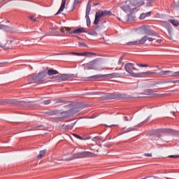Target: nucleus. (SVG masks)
I'll return each mask as SVG.
<instances>
[{
  "mask_svg": "<svg viewBox=\"0 0 179 179\" xmlns=\"http://www.w3.org/2000/svg\"><path fill=\"white\" fill-rule=\"evenodd\" d=\"M124 69L126 72L129 73V76H132L133 78H142V76H150L155 74V73L152 71L141 72V73L134 72V71H139V70L135 67V64L133 63H127L124 65Z\"/></svg>",
  "mask_w": 179,
  "mask_h": 179,
  "instance_id": "obj_1",
  "label": "nucleus"
},
{
  "mask_svg": "<svg viewBox=\"0 0 179 179\" xmlns=\"http://www.w3.org/2000/svg\"><path fill=\"white\" fill-rule=\"evenodd\" d=\"M83 66H84L85 71H104L106 69H113V68L103 66L101 64V62L99 59H94L85 64H83Z\"/></svg>",
  "mask_w": 179,
  "mask_h": 179,
  "instance_id": "obj_2",
  "label": "nucleus"
},
{
  "mask_svg": "<svg viewBox=\"0 0 179 179\" xmlns=\"http://www.w3.org/2000/svg\"><path fill=\"white\" fill-rule=\"evenodd\" d=\"M143 30H144L146 36H143L141 39L139 40L140 44H145L146 41L152 42L156 40L155 37L160 38V35L157 34L156 31L151 29H146V27H143Z\"/></svg>",
  "mask_w": 179,
  "mask_h": 179,
  "instance_id": "obj_3",
  "label": "nucleus"
},
{
  "mask_svg": "<svg viewBox=\"0 0 179 179\" xmlns=\"http://www.w3.org/2000/svg\"><path fill=\"white\" fill-rule=\"evenodd\" d=\"M125 76L124 73H112L109 74H99L90 77H86L84 78V80H93L94 79H103L107 78L108 79H114V78H124Z\"/></svg>",
  "mask_w": 179,
  "mask_h": 179,
  "instance_id": "obj_4",
  "label": "nucleus"
},
{
  "mask_svg": "<svg viewBox=\"0 0 179 179\" xmlns=\"http://www.w3.org/2000/svg\"><path fill=\"white\" fill-rule=\"evenodd\" d=\"M45 76H47V71H43L39 72L38 74H31L28 78V80L29 82H33V80H34V82H42Z\"/></svg>",
  "mask_w": 179,
  "mask_h": 179,
  "instance_id": "obj_5",
  "label": "nucleus"
},
{
  "mask_svg": "<svg viewBox=\"0 0 179 179\" xmlns=\"http://www.w3.org/2000/svg\"><path fill=\"white\" fill-rule=\"evenodd\" d=\"M97 155L87 151H84L82 152L75 153L73 155V157L69 160H72V159H83L85 157H96Z\"/></svg>",
  "mask_w": 179,
  "mask_h": 179,
  "instance_id": "obj_6",
  "label": "nucleus"
},
{
  "mask_svg": "<svg viewBox=\"0 0 179 179\" xmlns=\"http://www.w3.org/2000/svg\"><path fill=\"white\" fill-rule=\"evenodd\" d=\"M110 15L111 13L110 10H99L96 13L94 24H99V22H100V19H101V17H106V16H110Z\"/></svg>",
  "mask_w": 179,
  "mask_h": 179,
  "instance_id": "obj_7",
  "label": "nucleus"
},
{
  "mask_svg": "<svg viewBox=\"0 0 179 179\" xmlns=\"http://www.w3.org/2000/svg\"><path fill=\"white\" fill-rule=\"evenodd\" d=\"M90 10H92V4H90V2L87 3V8H86V15H85V19L87 22V26H90V17L89 15H90Z\"/></svg>",
  "mask_w": 179,
  "mask_h": 179,
  "instance_id": "obj_8",
  "label": "nucleus"
},
{
  "mask_svg": "<svg viewBox=\"0 0 179 179\" xmlns=\"http://www.w3.org/2000/svg\"><path fill=\"white\" fill-rule=\"evenodd\" d=\"M19 103H28L24 101H15L13 99H3L0 101V104H19Z\"/></svg>",
  "mask_w": 179,
  "mask_h": 179,
  "instance_id": "obj_9",
  "label": "nucleus"
},
{
  "mask_svg": "<svg viewBox=\"0 0 179 179\" xmlns=\"http://www.w3.org/2000/svg\"><path fill=\"white\" fill-rule=\"evenodd\" d=\"M71 55H78L79 57H92V55H96V53H92V52H70Z\"/></svg>",
  "mask_w": 179,
  "mask_h": 179,
  "instance_id": "obj_10",
  "label": "nucleus"
},
{
  "mask_svg": "<svg viewBox=\"0 0 179 179\" xmlns=\"http://www.w3.org/2000/svg\"><path fill=\"white\" fill-rule=\"evenodd\" d=\"M5 26L3 24H0V30L1 29H3ZM8 43V41H6V39H5V38L3 36H0V47L1 48H3V47H5V45H6V43Z\"/></svg>",
  "mask_w": 179,
  "mask_h": 179,
  "instance_id": "obj_11",
  "label": "nucleus"
},
{
  "mask_svg": "<svg viewBox=\"0 0 179 179\" xmlns=\"http://www.w3.org/2000/svg\"><path fill=\"white\" fill-rule=\"evenodd\" d=\"M60 82H62L64 80H68V79H71L72 78V75L69 74H60Z\"/></svg>",
  "mask_w": 179,
  "mask_h": 179,
  "instance_id": "obj_12",
  "label": "nucleus"
},
{
  "mask_svg": "<svg viewBox=\"0 0 179 179\" xmlns=\"http://www.w3.org/2000/svg\"><path fill=\"white\" fill-rule=\"evenodd\" d=\"M65 5H66V0H62L61 6L56 15H59V13H61V12H62L64 9H65Z\"/></svg>",
  "mask_w": 179,
  "mask_h": 179,
  "instance_id": "obj_13",
  "label": "nucleus"
},
{
  "mask_svg": "<svg viewBox=\"0 0 179 179\" xmlns=\"http://www.w3.org/2000/svg\"><path fill=\"white\" fill-rule=\"evenodd\" d=\"M71 34H79V33H86L83 27L78 28L76 30L70 31Z\"/></svg>",
  "mask_w": 179,
  "mask_h": 179,
  "instance_id": "obj_14",
  "label": "nucleus"
},
{
  "mask_svg": "<svg viewBox=\"0 0 179 179\" xmlns=\"http://www.w3.org/2000/svg\"><path fill=\"white\" fill-rule=\"evenodd\" d=\"M47 153V150H43L39 152V154L37 155V159L41 160L42 157H44L45 156V154Z\"/></svg>",
  "mask_w": 179,
  "mask_h": 179,
  "instance_id": "obj_15",
  "label": "nucleus"
},
{
  "mask_svg": "<svg viewBox=\"0 0 179 179\" xmlns=\"http://www.w3.org/2000/svg\"><path fill=\"white\" fill-rule=\"evenodd\" d=\"M161 75L162 76H166V75H169V73H171V71H161L159 73L154 72V75Z\"/></svg>",
  "mask_w": 179,
  "mask_h": 179,
  "instance_id": "obj_16",
  "label": "nucleus"
},
{
  "mask_svg": "<svg viewBox=\"0 0 179 179\" xmlns=\"http://www.w3.org/2000/svg\"><path fill=\"white\" fill-rule=\"evenodd\" d=\"M57 73H58V71L52 69H50L47 71V75H48V76H52V75H57Z\"/></svg>",
  "mask_w": 179,
  "mask_h": 179,
  "instance_id": "obj_17",
  "label": "nucleus"
},
{
  "mask_svg": "<svg viewBox=\"0 0 179 179\" xmlns=\"http://www.w3.org/2000/svg\"><path fill=\"white\" fill-rule=\"evenodd\" d=\"M43 129H44V126L39 125L32 127L31 129H29V131H41Z\"/></svg>",
  "mask_w": 179,
  "mask_h": 179,
  "instance_id": "obj_18",
  "label": "nucleus"
},
{
  "mask_svg": "<svg viewBox=\"0 0 179 179\" xmlns=\"http://www.w3.org/2000/svg\"><path fill=\"white\" fill-rule=\"evenodd\" d=\"M135 127H129V128H127L126 130L122 129L120 133V135H122V134H127V132H131V131H135Z\"/></svg>",
  "mask_w": 179,
  "mask_h": 179,
  "instance_id": "obj_19",
  "label": "nucleus"
},
{
  "mask_svg": "<svg viewBox=\"0 0 179 179\" xmlns=\"http://www.w3.org/2000/svg\"><path fill=\"white\" fill-rule=\"evenodd\" d=\"M94 142H96V145H99L101 141H103V138L101 136H95L92 138Z\"/></svg>",
  "mask_w": 179,
  "mask_h": 179,
  "instance_id": "obj_20",
  "label": "nucleus"
},
{
  "mask_svg": "<svg viewBox=\"0 0 179 179\" xmlns=\"http://www.w3.org/2000/svg\"><path fill=\"white\" fill-rule=\"evenodd\" d=\"M121 9H122L124 12H126V13L128 12H131V7L129 6H123L121 7Z\"/></svg>",
  "mask_w": 179,
  "mask_h": 179,
  "instance_id": "obj_21",
  "label": "nucleus"
},
{
  "mask_svg": "<svg viewBox=\"0 0 179 179\" xmlns=\"http://www.w3.org/2000/svg\"><path fill=\"white\" fill-rule=\"evenodd\" d=\"M143 43H139V41H131V42H129L127 43V45H142Z\"/></svg>",
  "mask_w": 179,
  "mask_h": 179,
  "instance_id": "obj_22",
  "label": "nucleus"
},
{
  "mask_svg": "<svg viewBox=\"0 0 179 179\" xmlns=\"http://www.w3.org/2000/svg\"><path fill=\"white\" fill-rule=\"evenodd\" d=\"M50 79H52V80H54V82H61L60 80V76H52L50 78Z\"/></svg>",
  "mask_w": 179,
  "mask_h": 179,
  "instance_id": "obj_23",
  "label": "nucleus"
},
{
  "mask_svg": "<svg viewBox=\"0 0 179 179\" xmlns=\"http://www.w3.org/2000/svg\"><path fill=\"white\" fill-rule=\"evenodd\" d=\"M148 15H150V12L146 13H142L139 17V20H143V19H145Z\"/></svg>",
  "mask_w": 179,
  "mask_h": 179,
  "instance_id": "obj_24",
  "label": "nucleus"
},
{
  "mask_svg": "<svg viewBox=\"0 0 179 179\" xmlns=\"http://www.w3.org/2000/svg\"><path fill=\"white\" fill-rule=\"evenodd\" d=\"M170 23L173 24V26H175L177 27V26H179V22L178 20H169Z\"/></svg>",
  "mask_w": 179,
  "mask_h": 179,
  "instance_id": "obj_25",
  "label": "nucleus"
},
{
  "mask_svg": "<svg viewBox=\"0 0 179 179\" xmlns=\"http://www.w3.org/2000/svg\"><path fill=\"white\" fill-rule=\"evenodd\" d=\"M71 28L69 27H64L61 29V32L62 33H65V31H71Z\"/></svg>",
  "mask_w": 179,
  "mask_h": 179,
  "instance_id": "obj_26",
  "label": "nucleus"
},
{
  "mask_svg": "<svg viewBox=\"0 0 179 179\" xmlns=\"http://www.w3.org/2000/svg\"><path fill=\"white\" fill-rule=\"evenodd\" d=\"M134 20V16L132 15L129 14L127 15V22H132Z\"/></svg>",
  "mask_w": 179,
  "mask_h": 179,
  "instance_id": "obj_27",
  "label": "nucleus"
},
{
  "mask_svg": "<svg viewBox=\"0 0 179 179\" xmlns=\"http://www.w3.org/2000/svg\"><path fill=\"white\" fill-rule=\"evenodd\" d=\"M145 93L147 94V96H152V94H153V90H148L145 92Z\"/></svg>",
  "mask_w": 179,
  "mask_h": 179,
  "instance_id": "obj_28",
  "label": "nucleus"
},
{
  "mask_svg": "<svg viewBox=\"0 0 179 179\" xmlns=\"http://www.w3.org/2000/svg\"><path fill=\"white\" fill-rule=\"evenodd\" d=\"M171 76L179 78V71L172 73Z\"/></svg>",
  "mask_w": 179,
  "mask_h": 179,
  "instance_id": "obj_29",
  "label": "nucleus"
},
{
  "mask_svg": "<svg viewBox=\"0 0 179 179\" xmlns=\"http://www.w3.org/2000/svg\"><path fill=\"white\" fill-rule=\"evenodd\" d=\"M58 114L57 110H51L49 112V115H57Z\"/></svg>",
  "mask_w": 179,
  "mask_h": 179,
  "instance_id": "obj_30",
  "label": "nucleus"
},
{
  "mask_svg": "<svg viewBox=\"0 0 179 179\" xmlns=\"http://www.w3.org/2000/svg\"><path fill=\"white\" fill-rule=\"evenodd\" d=\"M111 99H113V96H111L110 94H108L105 96V100H111Z\"/></svg>",
  "mask_w": 179,
  "mask_h": 179,
  "instance_id": "obj_31",
  "label": "nucleus"
},
{
  "mask_svg": "<svg viewBox=\"0 0 179 179\" xmlns=\"http://www.w3.org/2000/svg\"><path fill=\"white\" fill-rule=\"evenodd\" d=\"M150 120V117H148L144 122H141L140 124L137 125V127H141V125H143L145 122H148Z\"/></svg>",
  "mask_w": 179,
  "mask_h": 179,
  "instance_id": "obj_32",
  "label": "nucleus"
},
{
  "mask_svg": "<svg viewBox=\"0 0 179 179\" xmlns=\"http://www.w3.org/2000/svg\"><path fill=\"white\" fill-rule=\"evenodd\" d=\"M29 19H31L32 22H37V18L34 17L33 15L29 16Z\"/></svg>",
  "mask_w": 179,
  "mask_h": 179,
  "instance_id": "obj_33",
  "label": "nucleus"
},
{
  "mask_svg": "<svg viewBox=\"0 0 179 179\" xmlns=\"http://www.w3.org/2000/svg\"><path fill=\"white\" fill-rule=\"evenodd\" d=\"M138 66H141V68H148V66H149V65L148 64H137Z\"/></svg>",
  "mask_w": 179,
  "mask_h": 179,
  "instance_id": "obj_34",
  "label": "nucleus"
},
{
  "mask_svg": "<svg viewBox=\"0 0 179 179\" xmlns=\"http://www.w3.org/2000/svg\"><path fill=\"white\" fill-rule=\"evenodd\" d=\"M78 45H79L80 47H82V46L83 47H87L86 44L83 42H79Z\"/></svg>",
  "mask_w": 179,
  "mask_h": 179,
  "instance_id": "obj_35",
  "label": "nucleus"
},
{
  "mask_svg": "<svg viewBox=\"0 0 179 179\" xmlns=\"http://www.w3.org/2000/svg\"><path fill=\"white\" fill-rule=\"evenodd\" d=\"M43 103V104H45V105L50 104V103H51V100L48 99V100H46V101H44Z\"/></svg>",
  "mask_w": 179,
  "mask_h": 179,
  "instance_id": "obj_36",
  "label": "nucleus"
},
{
  "mask_svg": "<svg viewBox=\"0 0 179 179\" xmlns=\"http://www.w3.org/2000/svg\"><path fill=\"white\" fill-rule=\"evenodd\" d=\"M65 101L64 99H56L55 103H64Z\"/></svg>",
  "mask_w": 179,
  "mask_h": 179,
  "instance_id": "obj_37",
  "label": "nucleus"
},
{
  "mask_svg": "<svg viewBox=\"0 0 179 179\" xmlns=\"http://www.w3.org/2000/svg\"><path fill=\"white\" fill-rule=\"evenodd\" d=\"M49 33L54 34L55 33V29L54 28H51L50 31H49Z\"/></svg>",
  "mask_w": 179,
  "mask_h": 179,
  "instance_id": "obj_38",
  "label": "nucleus"
},
{
  "mask_svg": "<svg viewBox=\"0 0 179 179\" xmlns=\"http://www.w3.org/2000/svg\"><path fill=\"white\" fill-rule=\"evenodd\" d=\"M90 36H98V34L96 31L90 32Z\"/></svg>",
  "mask_w": 179,
  "mask_h": 179,
  "instance_id": "obj_39",
  "label": "nucleus"
},
{
  "mask_svg": "<svg viewBox=\"0 0 179 179\" xmlns=\"http://www.w3.org/2000/svg\"><path fill=\"white\" fill-rule=\"evenodd\" d=\"M169 83H178L179 85V80L169 81Z\"/></svg>",
  "mask_w": 179,
  "mask_h": 179,
  "instance_id": "obj_40",
  "label": "nucleus"
},
{
  "mask_svg": "<svg viewBox=\"0 0 179 179\" xmlns=\"http://www.w3.org/2000/svg\"><path fill=\"white\" fill-rule=\"evenodd\" d=\"M73 136H75L76 138H78V139H83L81 136H80L78 134H73Z\"/></svg>",
  "mask_w": 179,
  "mask_h": 179,
  "instance_id": "obj_41",
  "label": "nucleus"
},
{
  "mask_svg": "<svg viewBox=\"0 0 179 179\" xmlns=\"http://www.w3.org/2000/svg\"><path fill=\"white\" fill-rule=\"evenodd\" d=\"M80 1L79 0H74V5L76 6L78 3H79Z\"/></svg>",
  "mask_w": 179,
  "mask_h": 179,
  "instance_id": "obj_42",
  "label": "nucleus"
},
{
  "mask_svg": "<svg viewBox=\"0 0 179 179\" xmlns=\"http://www.w3.org/2000/svg\"><path fill=\"white\" fill-rule=\"evenodd\" d=\"M145 156H146L147 157H152V154L147 153V154H145Z\"/></svg>",
  "mask_w": 179,
  "mask_h": 179,
  "instance_id": "obj_43",
  "label": "nucleus"
},
{
  "mask_svg": "<svg viewBox=\"0 0 179 179\" xmlns=\"http://www.w3.org/2000/svg\"><path fill=\"white\" fill-rule=\"evenodd\" d=\"M105 126L108 127V128H110V127H117V125H115V124H110V125L105 124Z\"/></svg>",
  "mask_w": 179,
  "mask_h": 179,
  "instance_id": "obj_44",
  "label": "nucleus"
},
{
  "mask_svg": "<svg viewBox=\"0 0 179 179\" xmlns=\"http://www.w3.org/2000/svg\"><path fill=\"white\" fill-rule=\"evenodd\" d=\"M171 157H173V159H177V157H179V155H172Z\"/></svg>",
  "mask_w": 179,
  "mask_h": 179,
  "instance_id": "obj_45",
  "label": "nucleus"
},
{
  "mask_svg": "<svg viewBox=\"0 0 179 179\" xmlns=\"http://www.w3.org/2000/svg\"><path fill=\"white\" fill-rule=\"evenodd\" d=\"M138 8H134L133 9L131 8L130 12H135Z\"/></svg>",
  "mask_w": 179,
  "mask_h": 179,
  "instance_id": "obj_46",
  "label": "nucleus"
},
{
  "mask_svg": "<svg viewBox=\"0 0 179 179\" xmlns=\"http://www.w3.org/2000/svg\"><path fill=\"white\" fill-rule=\"evenodd\" d=\"M156 43H162V40L157 39V40L156 41Z\"/></svg>",
  "mask_w": 179,
  "mask_h": 179,
  "instance_id": "obj_47",
  "label": "nucleus"
},
{
  "mask_svg": "<svg viewBox=\"0 0 179 179\" xmlns=\"http://www.w3.org/2000/svg\"><path fill=\"white\" fill-rule=\"evenodd\" d=\"M122 62V59L120 58V59H119L118 64H121Z\"/></svg>",
  "mask_w": 179,
  "mask_h": 179,
  "instance_id": "obj_48",
  "label": "nucleus"
},
{
  "mask_svg": "<svg viewBox=\"0 0 179 179\" xmlns=\"http://www.w3.org/2000/svg\"><path fill=\"white\" fill-rule=\"evenodd\" d=\"M4 64H5V63H3V62H0V67H1V66H3Z\"/></svg>",
  "mask_w": 179,
  "mask_h": 179,
  "instance_id": "obj_49",
  "label": "nucleus"
},
{
  "mask_svg": "<svg viewBox=\"0 0 179 179\" xmlns=\"http://www.w3.org/2000/svg\"><path fill=\"white\" fill-rule=\"evenodd\" d=\"M124 121H129V120H128V117H124Z\"/></svg>",
  "mask_w": 179,
  "mask_h": 179,
  "instance_id": "obj_50",
  "label": "nucleus"
},
{
  "mask_svg": "<svg viewBox=\"0 0 179 179\" xmlns=\"http://www.w3.org/2000/svg\"><path fill=\"white\" fill-rule=\"evenodd\" d=\"M97 5H99V3H94V6H97Z\"/></svg>",
  "mask_w": 179,
  "mask_h": 179,
  "instance_id": "obj_51",
  "label": "nucleus"
},
{
  "mask_svg": "<svg viewBox=\"0 0 179 179\" xmlns=\"http://www.w3.org/2000/svg\"><path fill=\"white\" fill-rule=\"evenodd\" d=\"M76 124V122L74 123H71L72 127H74V125Z\"/></svg>",
  "mask_w": 179,
  "mask_h": 179,
  "instance_id": "obj_52",
  "label": "nucleus"
},
{
  "mask_svg": "<svg viewBox=\"0 0 179 179\" xmlns=\"http://www.w3.org/2000/svg\"><path fill=\"white\" fill-rule=\"evenodd\" d=\"M141 5H145V2H143Z\"/></svg>",
  "mask_w": 179,
  "mask_h": 179,
  "instance_id": "obj_53",
  "label": "nucleus"
},
{
  "mask_svg": "<svg viewBox=\"0 0 179 179\" xmlns=\"http://www.w3.org/2000/svg\"><path fill=\"white\" fill-rule=\"evenodd\" d=\"M136 5H139V3H136Z\"/></svg>",
  "mask_w": 179,
  "mask_h": 179,
  "instance_id": "obj_54",
  "label": "nucleus"
},
{
  "mask_svg": "<svg viewBox=\"0 0 179 179\" xmlns=\"http://www.w3.org/2000/svg\"><path fill=\"white\" fill-rule=\"evenodd\" d=\"M58 121H61V118H59V119H58Z\"/></svg>",
  "mask_w": 179,
  "mask_h": 179,
  "instance_id": "obj_55",
  "label": "nucleus"
}]
</instances>
